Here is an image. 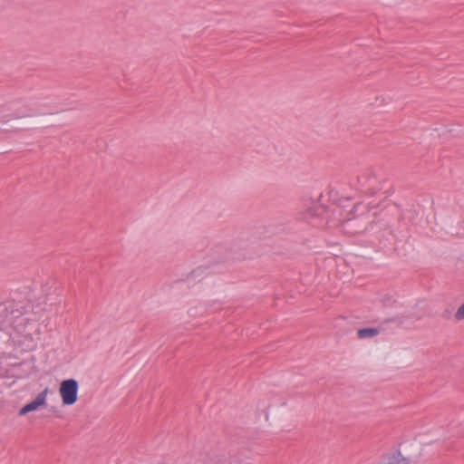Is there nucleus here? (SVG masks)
<instances>
[{"label": "nucleus", "mask_w": 464, "mask_h": 464, "mask_svg": "<svg viewBox=\"0 0 464 464\" xmlns=\"http://www.w3.org/2000/svg\"><path fill=\"white\" fill-rule=\"evenodd\" d=\"M79 384L75 379L70 378L61 382L59 392L62 398L63 405H72L78 400Z\"/></svg>", "instance_id": "obj_4"}, {"label": "nucleus", "mask_w": 464, "mask_h": 464, "mask_svg": "<svg viewBox=\"0 0 464 464\" xmlns=\"http://www.w3.org/2000/svg\"><path fill=\"white\" fill-rule=\"evenodd\" d=\"M445 313H446V314H448L447 317H450V312L448 310H445Z\"/></svg>", "instance_id": "obj_14"}, {"label": "nucleus", "mask_w": 464, "mask_h": 464, "mask_svg": "<svg viewBox=\"0 0 464 464\" xmlns=\"http://www.w3.org/2000/svg\"><path fill=\"white\" fill-rule=\"evenodd\" d=\"M455 318L457 320L464 319V301H463V304L458 308V310L455 314Z\"/></svg>", "instance_id": "obj_13"}, {"label": "nucleus", "mask_w": 464, "mask_h": 464, "mask_svg": "<svg viewBox=\"0 0 464 464\" xmlns=\"http://www.w3.org/2000/svg\"><path fill=\"white\" fill-rule=\"evenodd\" d=\"M419 462H420L419 456L404 457L401 455V450H398L388 457V461L385 464H417Z\"/></svg>", "instance_id": "obj_7"}, {"label": "nucleus", "mask_w": 464, "mask_h": 464, "mask_svg": "<svg viewBox=\"0 0 464 464\" xmlns=\"http://www.w3.org/2000/svg\"><path fill=\"white\" fill-rule=\"evenodd\" d=\"M329 210V207L323 204H313L305 210L306 218H324Z\"/></svg>", "instance_id": "obj_8"}, {"label": "nucleus", "mask_w": 464, "mask_h": 464, "mask_svg": "<svg viewBox=\"0 0 464 464\" xmlns=\"http://www.w3.org/2000/svg\"><path fill=\"white\" fill-rule=\"evenodd\" d=\"M380 329L377 327H363L357 330V337L359 339L372 338L378 335Z\"/></svg>", "instance_id": "obj_9"}, {"label": "nucleus", "mask_w": 464, "mask_h": 464, "mask_svg": "<svg viewBox=\"0 0 464 464\" xmlns=\"http://www.w3.org/2000/svg\"><path fill=\"white\" fill-rule=\"evenodd\" d=\"M8 314L9 312L6 304L4 302H0V317L5 319L8 316Z\"/></svg>", "instance_id": "obj_12"}, {"label": "nucleus", "mask_w": 464, "mask_h": 464, "mask_svg": "<svg viewBox=\"0 0 464 464\" xmlns=\"http://www.w3.org/2000/svg\"><path fill=\"white\" fill-rule=\"evenodd\" d=\"M394 321H395L394 319L386 320V322H394Z\"/></svg>", "instance_id": "obj_15"}, {"label": "nucleus", "mask_w": 464, "mask_h": 464, "mask_svg": "<svg viewBox=\"0 0 464 464\" xmlns=\"http://www.w3.org/2000/svg\"><path fill=\"white\" fill-rule=\"evenodd\" d=\"M357 183L358 189L367 196H374L381 189L376 176L371 171L359 175Z\"/></svg>", "instance_id": "obj_5"}, {"label": "nucleus", "mask_w": 464, "mask_h": 464, "mask_svg": "<svg viewBox=\"0 0 464 464\" xmlns=\"http://www.w3.org/2000/svg\"><path fill=\"white\" fill-rule=\"evenodd\" d=\"M5 111H9V113L2 116L4 120H7L8 122L11 120H19L24 118H31L37 115H44V113L37 112L34 109H33L29 103H27L24 99L18 98L7 102L5 104L2 105Z\"/></svg>", "instance_id": "obj_2"}, {"label": "nucleus", "mask_w": 464, "mask_h": 464, "mask_svg": "<svg viewBox=\"0 0 464 464\" xmlns=\"http://www.w3.org/2000/svg\"><path fill=\"white\" fill-rule=\"evenodd\" d=\"M48 392L49 388L46 387L33 401L27 402L19 410V415L24 416L31 411H34L44 407L46 405V396Z\"/></svg>", "instance_id": "obj_6"}, {"label": "nucleus", "mask_w": 464, "mask_h": 464, "mask_svg": "<svg viewBox=\"0 0 464 464\" xmlns=\"http://www.w3.org/2000/svg\"><path fill=\"white\" fill-rule=\"evenodd\" d=\"M368 231L367 238L361 239L365 246H370L376 251H382L387 254L397 251L399 236L383 218H375L372 221Z\"/></svg>", "instance_id": "obj_1"}, {"label": "nucleus", "mask_w": 464, "mask_h": 464, "mask_svg": "<svg viewBox=\"0 0 464 464\" xmlns=\"http://www.w3.org/2000/svg\"><path fill=\"white\" fill-rule=\"evenodd\" d=\"M371 223L369 215L353 216L344 219L341 227L348 236H362V238H367Z\"/></svg>", "instance_id": "obj_3"}, {"label": "nucleus", "mask_w": 464, "mask_h": 464, "mask_svg": "<svg viewBox=\"0 0 464 464\" xmlns=\"http://www.w3.org/2000/svg\"><path fill=\"white\" fill-rule=\"evenodd\" d=\"M0 122L6 124L8 122V121L4 120V118L0 117ZM36 125H38L37 121H31L25 123L24 127L19 128L17 130H30L34 129ZM14 130H11L8 128L0 129V131H4V132H9V131H14Z\"/></svg>", "instance_id": "obj_10"}, {"label": "nucleus", "mask_w": 464, "mask_h": 464, "mask_svg": "<svg viewBox=\"0 0 464 464\" xmlns=\"http://www.w3.org/2000/svg\"><path fill=\"white\" fill-rule=\"evenodd\" d=\"M382 303L385 306H392L396 303V299L390 294H386L382 298Z\"/></svg>", "instance_id": "obj_11"}]
</instances>
